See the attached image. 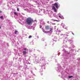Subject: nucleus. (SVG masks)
Masks as SVG:
<instances>
[{"mask_svg": "<svg viewBox=\"0 0 80 80\" xmlns=\"http://www.w3.org/2000/svg\"><path fill=\"white\" fill-rule=\"evenodd\" d=\"M26 22L27 24L28 25H32V23L33 22V20L32 18L29 17L26 19Z\"/></svg>", "mask_w": 80, "mask_h": 80, "instance_id": "f257e3e1", "label": "nucleus"}, {"mask_svg": "<svg viewBox=\"0 0 80 80\" xmlns=\"http://www.w3.org/2000/svg\"><path fill=\"white\" fill-rule=\"evenodd\" d=\"M49 29H50V26L47 25L45 27V30H49Z\"/></svg>", "mask_w": 80, "mask_h": 80, "instance_id": "f03ea898", "label": "nucleus"}, {"mask_svg": "<svg viewBox=\"0 0 80 80\" xmlns=\"http://www.w3.org/2000/svg\"><path fill=\"white\" fill-rule=\"evenodd\" d=\"M52 8L53 10L54 11V12H57V9H56V8L54 7V6H53L52 7Z\"/></svg>", "mask_w": 80, "mask_h": 80, "instance_id": "7ed1b4c3", "label": "nucleus"}, {"mask_svg": "<svg viewBox=\"0 0 80 80\" xmlns=\"http://www.w3.org/2000/svg\"><path fill=\"white\" fill-rule=\"evenodd\" d=\"M54 6H55L56 8H58V4L57 3H55L54 4Z\"/></svg>", "mask_w": 80, "mask_h": 80, "instance_id": "20e7f679", "label": "nucleus"}, {"mask_svg": "<svg viewBox=\"0 0 80 80\" xmlns=\"http://www.w3.org/2000/svg\"><path fill=\"white\" fill-rule=\"evenodd\" d=\"M22 53H23V55H25V54H26V53H27V52L24 51H23Z\"/></svg>", "mask_w": 80, "mask_h": 80, "instance_id": "39448f33", "label": "nucleus"}, {"mask_svg": "<svg viewBox=\"0 0 80 80\" xmlns=\"http://www.w3.org/2000/svg\"><path fill=\"white\" fill-rule=\"evenodd\" d=\"M0 18H1V20H3V19H4L3 18L2 16H1L0 17Z\"/></svg>", "mask_w": 80, "mask_h": 80, "instance_id": "423d86ee", "label": "nucleus"}, {"mask_svg": "<svg viewBox=\"0 0 80 80\" xmlns=\"http://www.w3.org/2000/svg\"><path fill=\"white\" fill-rule=\"evenodd\" d=\"M14 15H17V12H14Z\"/></svg>", "mask_w": 80, "mask_h": 80, "instance_id": "0eeeda50", "label": "nucleus"}, {"mask_svg": "<svg viewBox=\"0 0 80 80\" xmlns=\"http://www.w3.org/2000/svg\"><path fill=\"white\" fill-rule=\"evenodd\" d=\"M72 77H73V76H69V78H71Z\"/></svg>", "mask_w": 80, "mask_h": 80, "instance_id": "6e6552de", "label": "nucleus"}, {"mask_svg": "<svg viewBox=\"0 0 80 80\" xmlns=\"http://www.w3.org/2000/svg\"><path fill=\"white\" fill-rule=\"evenodd\" d=\"M27 48H24V50H25L26 51H27Z\"/></svg>", "mask_w": 80, "mask_h": 80, "instance_id": "1a4fd4ad", "label": "nucleus"}, {"mask_svg": "<svg viewBox=\"0 0 80 80\" xmlns=\"http://www.w3.org/2000/svg\"><path fill=\"white\" fill-rule=\"evenodd\" d=\"M17 32H18V31L17 30H15V34H17Z\"/></svg>", "mask_w": 80, "mask_h": 80, "instance_id": "9d476101", "label": "nucleus"}, {"mask_svg": "<svg viewBox=\"0 0 80 80\" xmlns=\"http://www.w3.org/2000/svg\"><path fill=\"white\" fill-rule=\"evenodd\" d=\"M53 30V29L52 28H50V31L51 32H52V30Z\"/></svg>", "mask_w": 80, "mask_h": 80, "instance_id": "9b49d317", "label": "nucleus"}, {"mask_svg": "<svg viewBox=\"0 0 80 80\" xmlns=\"http://www.w3.org/2000/svg\"><path fill=\"white\" fill-rule=\"evenodd\" d=\"M32 36H30L29 37H28V38H32Z\"/></svg>", "mask_w": 80, "mask_h": 80, "instance_id": "f8f14e48", "label": "nucleus"}, {"mask_svg": "<svg viewBox=\"0 0 80 80\" xmlns=\"http://www.w3.org/2000/svg\"><path fill=\"white\" fill-rule=\"evenodd\" d=\"M17 8V11L18 12L19 11V9L18 8Z\"/></svg>", "mask_w": 80, "mask_h": 80, "instance_id": "ddd939ff", "label": "nucleus"}, {"mask_svg": "<svg viewBox=\"0 0 80 80\" xmlns=\"http://www.w3.org/2000/svg\"><path fill=\"white\" fill-rule=\"evenodd\" d=\"M39 27H40V28H42V26H40Z\"/></svg>", "mask_w": 80, "mask_h": 80, "instance_id": "4468645a", "label": "nucleus"}, {"mask_svg": "<svg viewBox=\"0 0 80 80\" xmlns=\"http://www.w3.org/2000/svg\"><path fill=\"white\" fill-rule=\"evenodd\" d=\"M56 22H60V21H58L57 20H56Z\"/></svg>", "mask_w": 80, "mask_h": 80, "instance_id": "2eb2a0df", "label": "nucleus"}, {"mask_svg": "<svg viewBox=\"0 0 80 80\" xmlns=\"http://www.w3.org/2000/svg\"><path fill=\"white\" fill-rule=\"evenodd\" d=\"M49 32H46V33H49Z\"/></svg>", "mask_w": 80, "mask_h": 80, "instance_id": "dca6fc26", "label": "nucleus"}, {"mask_svg": "<svg viewBox=\"0 0 80 80\" xmlns=\"http://www.w3.org/2000/svg\"><path fill=\"white\" fill-rule=\"evenodd\" d=\"M2 12L1 11H0V13H2Z\"/></svg>", "mask_w": 80, "mask_h": 80, "instance_id": "f3484780", "label": "nucleus"}, {"mask_svg": "<svg viewBox=\"0 0 80 80\" xmlns=\"http://www.w3.org/2000/svg\"><path fill=\"white\" fill-rule=\"evenodd\" d=\"M59 17H60V18H61V16H59Z\"/></svg>", "mask_w": 80, "mask_h": 80, "instance_id": "a211bd4d", "label": "nucleus"}, {"mask_svg": "<svg viewBox=\"0 0 80 80\" xmlns=\"http://www.w3.org/2000/svg\"><path fill=\"white\" fill-rule=\"evenodd\" d=\"M56 20H54V21H56Z\"/></svg>", "mask_w": 80, "mask_h": 80, "instance_id": "6ab92c4d", "label": "nucleus"}, {"mask_svg": "<svg viewBox=\"0 0 80 80\" xmlns=\"http://www.w3.org/2000/svg\"><path fill=\"white\" fill-rule=\"evenodd\" d=\"M53 25H55V23H54V24H53Z\"/></svg>", "mask_w": 80, "mask_h": 80, "instance_id": "aec40b11", "label": "nucleus"}, {"mask_svg": "<svg viewBox=\"0 0 80 80\" xmlns=\"http://www.w3.org/2000/svg\"><path fill=\"white\" fill-rule=\"evenodd\" d=\"M12 3H13V4L14 3L13 2H12Z\"/></svg>", "mask_w": 80, "mask_h": 80, "instance_id": "412c9836", "label": "nucleus"}, {"mask_svg": "<svg viewBox=\"0 0 80 80\" xmlns=\"http://www.w3.org/2000/svg\"><path fill=\"white\" fill-rule=\"evenodd\" d=\"M73 35H74V34L73 33H72Z\"/></svg>", "mask_w": 80, "mask_h": 80, "instance_id": "4be33fe9", "label": "nucleus"}]
</instances>
